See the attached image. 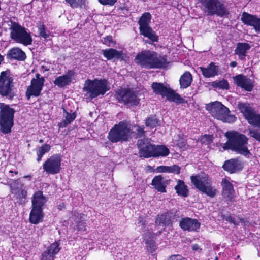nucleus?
Returning <instances> with one entry per match:
<instances>
[{
	"label": "nucleus",
	"mask_w": 260,
	"mask_h": 260,
	"mask_svg": "<svg viewBox=\"0 0 260 260\" xmlns=\"http://www.w3.org/2000/svg\"><path fill=\"white\" fill-rule=\"evenodd\" d=\"M155 234L150 232H147L144 234V240L146 245L148 251L152 252L156 249V245L154 241Z\"/></svg>",
	"instance_id": "nucleus-26"
},
{
	"label": "nucleus",
	"mask_w": 260,
	"mask_h": 260,
	"mask_svg": "<svg viewBox=\"0 0 260 260\" xmlns=\"http://www.w3.org/2000/svg\"><path fill=\"white\" fill-rule=\"evenodd\" d=\"M191 181L200 191L210 197H214L217 190L211 185V180L208 175L202 174L191 176Z\"/></svg>",
	"instance_id": "nucleus-6"
},
{
	"label": "nucleus",
	"mask_w": 260,
	"mask_h": 260,
	"mask_svg": "<svg viewBox=\"0 0 260 260\" xmlns=\"http://www.w3.org/2000/svg\"><path fill=\"white\" fill-rule=\"evenodd\" d=\"M72 8H82L85 5L86 0H65Z\"/></svg>",
	"instance_id": "nucleus-40"
},
{
	"label": "nucleus",
	"mask_w": 260,
	"mask_h": 260,
	"mask_svg": "<svg viewBox=\"0 0 260 260\" xmlns=\"http://www.w3.org/2000/svg\"><path fill=\"white\" fill-rule=\"evenodd\" d=\"M224 135L228 141L222 145L224 150L230 149L249 157L250 152L247 147L248 139L245 135L235 131L226 132Z\"/></svg>",
	"instance_id": "nucleus-1"
},
{
	"label": "nucleus",
	"mask_w": 260,
	"mask_h": 260,
	"mask_svg": "<svg viewBox=\"0 0 260 260\" xmlns=\"http://www.w3.org/2000/svg\"><path fill=\"white\" fill-rule=\"evenodd\" d=\"M59 243L55 242L51 244L42 255L41 260H54L55 255L60 250Z\"/></svg>",
	"instance_id": "nucleus-21"
},
{
	"label": "nucleus",
	"mask_w": 260,
	"mask_h": 260,
	"mask_svg": "<svg viewBox=\"0 0 260 260\" xmlns=\"http://www.w3.org/2000/svg\"><path fill=\"white\" fill-rule=\"evenodd\" d=\"M200 69L206 78L212 77L218 74V67L214 62H211L206 68L201 67Z\"/></svg>",
	"instance_id": "nucleus-24"
},
{
	"label": "nucleus",
	"mask_w": 260,
	"mask_h": 260,
	"mask_svg": "<svg viewBox=\"0 0 260 260\" xmlns=\"http://www.w3.org/2000/svg\"><path fill=\"white\" fill-rule=\"evenodd\" d=\"M45 71H48V70H49V69H47L46 68H45Z\"/></svg>",
	"instance_id": "nucleus-61"
},
{
	"label": "nucleus",
	"mask_w": 260,
	"mask_h": 260,
	"mask_svg": "<svg viewBox=\"0 0 260 260\" xmlns=\"http://www.w3.org/2000/svg\"><path fill=\"white\" fill-rule=\"evenodd\" d=\"M135 61L137 64L147 69L164 68L167 64L165 56H158L156 52L150 51H142L138 54Z\"/></svg>",
	"instance_id": "nucleus-2"
},
{
	"label": "nucleus",
	"mask_w": 260,
	"mask_h": 260,
	"mask_svg": "<svg viewBox=\"0 0 260 260\" xmlns=\"http://www.w3.org/2000/svg\"><path fill=\"white\" fill-rule=\"evenodd\" d=\"M137 145L139 149V154L141 157L145 158L153 157L154 145L152 144L148 140H139Z\"/></svg>",
	"instance_id": "nucleus-16"
},
{
	"label": "nucleus",
	"mask_w": 260,
	"mask_h": 260,
	"mask_svg": "<svg viewBox=\"0 0 260 260\" xmlns=\"http://www.w3.org/2000/svg\"><path fill=\"white\" fill-rule=\"evenodd\" d=\"M192 81V77L189 72H185L180 77L179 82L181 88H186L189 87Z\"/></svg>",
	"instance_id": "nucleus-30"
},
{
	"label": "nucleus",
	"mask_w": 260,
	"mask_h": 260,
	"mask_svg": "<svg viewBox=\"0 0 260 260\" xmlns=\"http://www.w3.org/2000/svg\"><path fill=\"white\" fill-rule=\"evenodd\" d=\"M23 185L18 180L15 181L11 186V193L18 201L23 204L25 202L27 197V191L22 188Z\"/></svg>",
	"instance_id": "nucleus-17"
},
{
	"label": "nucleus",
	"mask_w": 260,
	"mask_h": 260,
	"mask_svg": "<svg viewBox=\"0 0 260 260\" xmlns=\"http://www.w3.org/2000/svg\"><path fill=\"white\" fill-rule=\"evenodd\" d=\"M213 84L216 87L221 89H227L229 88V84L227 81L222 80L219 82H214Z\"/></svg>",
	"instance_id": "nucleus-46"
},
{
	"label": "nucleus",
	"mask_w": 260,
	"mask_h": 260,
	"mask_svg": "<svg viewBox=\"0 0 260 260\" xmlns=\"http://www.w3.org/2000/svg\"><path fill=\"white\" fill-rule=\"evenodd\" d=\"M47 200L43 194V192L38 191L33 195L31 200L32 207L43 208Z\"/></svg>",
	"instance_id": "nucleus-23"
},
{
	"label": "nucleus",
	"mask_w": 260,
	"mask_h": 260,
	"mask_svg": "<svg viewBox=\"0 0 260 260\" xmlns=\"http://www.w3.org/2000/svg\"><path fill=\"white\" fill-rule=\"evenodd\" d=\"M169 152V149L164 145H154L153 157L166 156Z\"/></svg>",
	"instance_id": "nucleus-35"
},
{
	"label": "nucleus",
	"mask_w": 260,
	"mask_h": 260,
	"mask_svg": "<svg viewBox=\"0 0 260 260\" xmlns=\"http://www.w3.org/2000/svg\"><path fill=\"white\" fill-rule=\"evenodd\" d=\"M175 189L177 193L181 196L186 197L188 196V190L187 186L185 184L184 181L178 180L177 184L175 187Z\"/></svg>",
	"instance_id": "nucleus-33"
},
{
	"label": "nucleus",
	"mask_w": 260,
	"mask_h": 260,
	"mask_svg": "<svg viewBox=\"0 0 260 260\" xmlns=\"http://www.w3.org/2000/svg\"><path fill=\"white\" fill-rule=\"evenodd\" d=\"M221 185L222 186L223 189H230L233 187V185L232 184L230 178H225L222 179L221 182Z\"/></svg>",
	"instance_id": "nucleus-45"
},
{
	"label": "nucleus",
	"mask_w": 260,
	"mask_h": 260,
	"mask_svg": "<svg viewBox=\"0 0 260 260\" xmlns=\"http://www.w3.org/2000/svg\"><path fill=\"white\" fill-rule=\"evenodd\" d=\"M227 220L229 221L230 222L234 223V224H237V222L235 220V219L232 217H229L227 219Z\"/></svg>",
	"instance_id": "nucleus-56"
},
{
	"label": "nucleus",
	"mask_w": 260,
	"mask_h": 260,
	"mask_svg": "<svg viewBox=\"0 0 260 260\" xmlns=\"http://www.w3.org/2000/svg\"><path fill=\"white\" fill-rule=\"evenodd\" d=\"M151 87L155 94H160L170 101L176 103H181L182 99L180 96L176 93L173 90L167 86L160 83L153 82Z\"/></svg>",
	"instance_id": "nucleus-11"
},
{
	"label": "nucleus",
	"mask_w": 260,
	"mask_h": 260,
	"mask_svg": "<svg viewBox=\"0 0 260 260\" xmlns=\"http://www.w3.org/2000/svg\"><path fill=\"white\" fill-rule=\"evenodd\" d=\"M167 181L164 179L161 175L156 176L152 179L151 185L158 191L160 192H166V187L167 185Z\"/></svg>",
	"instance_id": "nucleus-25"
},
{
	"label": "nucleus",
	"mask_w": 260,
	"mask_h": 260,
	"mask_svg": "<svg viewBox=\"0 0 260 260\" xmlns=\"http://www.w3.org/2000/svg\"><path fill=\"white\" fill-rule=\"evenodd\" d=\"M222 195L224 198H226L229 200H232L235 197V191L233 187L230 189H223Z\"/></svg>",
	"instance_id": "nucleus-44"
},
{
	"label": "nucleus",
	"mask_w": 260,
	"mask_h": 260,
	"mask_svg": "<svg viewBox=\"0 0 260 260\" xmlns=\"http://www.w3.org/2000/svg\"><path fill=\"white\" fill-rule=\"evenodd\" d=\"M9 58L23 61L26 58V54L24 51L19 48H13L10 50L8 53Z\"/></svg>",
	"instance_id": "nucleus-27"
},
{
	"label": "nucleus",
	"mask_w": 260,
	"mask_h": 260,
	"mask_svg": "<svg viewBox=\"0 0 260 260\" xmlns=\"http://www.w3.org/2000/svg\"><path fill=\"white\" fill-rule=\"evenodd\" d=\"M15 110L9 105L0 104V128L4 134L11 132L13 125Z\"/></svg>",
	"instance_id": "nucleus-7"
},
{
	"label": "nucleus",
	"mask_w": 260,
	"mask_h": 260,
	"mask_svg": "<svg viewBox=\"0 0 260 260\" xmlns=\"http://www.w3.org/2000/svg\"><path fill=\"white\" fill-rule=\"evenodd\" d=\"M35 77V78L31 80L30 85L28 86L27 88L26 96L27 100H29L31 96H39L44 86L45 81L44 78L40 77L39 74H37Z\"/></svg>",
	"instance_id": "nucleus-14"
},
{
	"label": "nucleus",
	"mask_w": 260,
	"mask_h": 260,
	"mask_svg": "<svg viewBox=\"0 0 260 260\" xmlns=\"http://www.w3.org/2000/svg\"><path fill=\"white\" fill-rule=\"evenodd\" d=\"M151 19V15L149 13H145L143 14L139 21L140 29L149 27V23Z\"/></svg>",
	"instance_id": "nucleus-38"
},
{
	"label": "nucleus",
	"mask_w": 260,
	"mask_h": 260,
	"mask_svg": "<svg viewBox=\"0 0 260 260\" xmlns=\"http://www.w3.org/2000/svg\"><path fill=\"white\" fill-rule=\"evenodd\" d=\"M45 71H48V70H49V69H47L46 68H45Z\"/></svg>",
	"instance_id": "nucleus-62"
},
{
	"label": "nucleus",
	"mask_w": 260,
	"mask_h": 260,
	"mask_svg": "<svg viewBox=\"0 0 260 260\" xmlns=\"http://www.w3.org/2000/svg\"><path fill=\"white\" fill-rule=\"evenodd\" d=\"M202 143L210 144L212 141L211 137L209 135H204L201 139Z\"/></svg>",
	"instance_id": "nucleus-50"
},
{
	"label": "nucleus",
	"mask_w": 260,
	"mask_h": 260,
	"mask_svg": "<svg viewBox=\"0 0 260 260\" xmlns=\"http://www.w3.org/2000/svg\"><path fill=\"white\" fill-rule=\"evenodd\" d=\"M192 248L194 251H200L201 249L199 247L197 244H193L192 245Z\"/></svg>",
	"instance_id": "nucleus-55"
},
{
	"label": "nucleus",
	"mask_w": 260,
	"mask_h": 260,
	"mask_svg": "<svg viewBox=\"0 0 260 260\" xmlns=\"http://www.w3.org/2000/svg\"><path fill=\"white\" fill-rule=\"evenodd\" d=\"M169 221V217L166 214L158 215L156 219L155 223L157 225H165Z\"/></svg>",
	"instance_id": "nucleus-43"
},
{
	"label": "nucleus",
	"mask_w": 260,
	"mask_h": 260,
	"mask_svg": "<svg viewBox=\"0 0 260 260\" xmlns=\"http://www.w3.org/2000/svg\"><path fill=\"white\" fill-rule=\"evenodd\" d=\"M250 45L246 43H239L237 44L235 53L238 56L240 59H243L246 56L247 51L250 49Z\"/></svg>",
	"instance_id": "nucleus-28"
},
{
	"label": "nucleus",
	"mask_w": 260,
	"mask_h": 260,
	"mask_svg": "<svg viewBox=\"0 0 260 260\" xmlns=\"http://www.w3.org/2000/svg\"><path fill=\"white\" fill-rule=\"evenodd\" d=\"M13 79L8 71H3L0 75V94L9 99L14 96L12 91Z\"/></svg>",
	"instance_id": "nucleus-10"
},
{
	"label": "nucleus",
	"mask_w": 260,
	"mask_h": 260,
	"mask_svg": "<svg viewBox=\"0 0 260 260\" xmlns=\"http://www.w3.org/2000/svg\"><path fill=\"white\" fill-rule=\"evenodd\" d=\"M135 132H137V134L138 136H142L144 134V131L142 128L138 125H136L134 126Z\"/></svg>",
	"instance_id": "nucleus-52"
},
{
	"label": "nucleus",
	"mask_w": 260,
	"mask_h": 260,
	"mask_svg": "<svg viewBox=\"0 0 260 260\" xmlns=\"http://www.w3.org/2000/svg\"><path fill=\"white\" fill-rule=\"evenodd\" d=\"M179 226L183 231L198 232L200 228L201 223L197 219L185 217L180 221Z\"/></svg>",
	"instance_id": "nucleus-18"
},
{
	"label": "nucleus",
	"mask_w": 260,
	"mask_h": 260,
	"mask_svg": "<svg viewBox=\"0 0 260 260\" xmlns=\"http://www.w3.org/2000/svg\"><path fill=\"white\" fill-rule=\"evenodd\" d=\"M75 73L73 71H69L66 74L57 77L54 81L55 85L63 87L69 85L74 79Z\"/></svg>",
	"instance_id": "nucleus-20"
},
{
	"label": "nucleus",
	"mask_w": 260,
	"mask_h": 260,
	"mask_svg": "<svg viewBox=\"0 0 260 260\" xmlns=\"http://www.w3.org/2000/svg\"><path fill=\"white\" fill-rule=\"evenodd\" d=\"M10 37L17 43L25 46L31 44L32 39L30 33L27 32L26 29L15 22H11L10 25Z\"/></svg>",
	"instance_id": "nucleus-8"
},
{
	"label": "nucleus",
	"mask_w": 260,
	"mask_h": 260,
	"mask_svg": "<svg viewBox=\"0 0 260 260\" xmlns=\"http://www.w3.org/2000/svg\"><path fill=\"white\" fill-rule=\"evenodd\" d=\"M44 216L43 208L32 207L29 215V221L32 224H38L43 221Z\"/></svg>",
	"instance_id": "nucleus-22"
},
{
	"label": "nucleus",
	"mask_w": 260,
	"mask_h": 260,
	"mask_svg": "<svg viewBox=\"0 0 260 260\" xmlns=\"http://www.w3.org/2000/svg\"><path fill=\"white\" fill-rule=\"evenodd\" d=\"M43 142V141L42 139L40 140V141H39L40 143H42Z\"/></svg>",
	"instance_id": "nucleus-60"
},
{
	"label": "nucleus",
	"mask_w": 260,
	"mask_h": 260,
	"mask_svg": "<svg viewBox=\"0 0 260 260\" xmlns=\"http://www.w3.org/2000/svg\"><path fill=\"white\" fill-rule=\"evenodd\" d=\"M109 90L107 81L102 79L87 80L83 88L86 96L90 99L104 95Z\"/></svg>",
	"instance_id": "nucleus-5"
},
{
	"label": "nucleus",
	"mask_w": 260,
	"mask_h": 260,
	"mask_svg": "<svg viewBox=\"0 0 260 260\" xmlns=\"http://www.w3.org/2000/svg\"><path fill=\"white\" fill-rule=\"evenodd\" d=\"M62 158L59 154H53L43 163V169L48 174H56L61 170Z\"/></svg>",
	"instance_id": "nucleus-12"
},
{
	"label": "nucleus",
	"mask_w": 260,
	"mask_h": 260,
	"mask_svg": "<svg viewBox=\"0 0 260 260\" xmlns=\"http://www.w3.org/2000/svg\"><path fill=\"white\" fill-rule=\"evenodd\" d=\"M38 32L41 37L44 38L46 40L50 39V34L49 30H47L44 24L40 23L37 26Z\"/></svg>",
	"instance_id": "nucleus-39"
},
{
	"label": "nucleus",
	"mask_w": 260,
	"mask_h": 260,
	"mask_svg": "<svg viewBox=\"0 0 260 260\" xmlns=\"http://www.w3.org/2000/svg\"><path fill=\"white\" fill-rule=\"evenodd\" d=\"M250 136L260 142V133L256 130H250Z\"/></svg>",
	"instance_id": "nucleus-48"
},
{
	"label": "nucleus",
	"mask_w": 260,
	"mask_h": 260,
	"mask_svg": "<svg viewBox=\"0 0 260 260\" xmlns=\"http://www.w3.org/2000/svg\"><path fill=\"white\" fill-rule=\"evenodd\" d=\"M201 4V8L208 15L216 14L222 16L228 14L224 5L218 0H197Z\"/></svg>",
	"instance_id": "nucleus-9"
},
{
	"label": "nucleus",
	"mask_w": 260,
	"mask_h": 260,
	"mask_svg": "<svg viewBox=\"0 0 260 260\" xmlns=\"http://www.w3.org/2000/svg\"><path fill=\"white\" fill-rule=\"evenodd\" d=\"M256 18L255 16L244 12L242 16L241 20L244 24L254 26Z\"/></svg>",
	"instance_id": "nucleus-36"
},
{
	"label": "nucleus",
	"mask_w": 260,
	"mask_h": 260,
	"mask_svg": "<svg viewBox=\"0 0 260 260\" xmlns=\"http://www.w3.org/2000/svg\"><path fill=\"white\" fill-rule=\"evenodd\" d=\"M176 145L178 146H179L180 148L182 147V146H183V144H180L179 143H176Z\"/></svg>",
	"instance_id": "nucleus-58"
},
{
	"label": "nucleus",
	"mask_w": 260,
	"mask_h": 260,
	"mask_svg": "<svg viewBox=\"0 0 260 260\" xmlns=\"http://www.w3.org/2000/svg\"><path fill=\"white\" fill-rule=\"evenodd\" d=\"M140 34L145 37H147L152 42H157L158 36L150 27L140 29Z\"/></svg>",
	"instance_id": "nucleus-32"
},
{
	"label": "nucleus",
	"mask_w": 260,
	"mask_h": 260,
	"mask_svg": "<svg viewBox=\"0 0 260 260\" xmlns=\"http://www.w3.org/2000/svg\"><path fill=\"white\" fill-rule=\"evenodd\" d=\"M66 119L61 123L60 126L66 127L68 124H70L72 121H73L76 117L75 113H70L68 112H66Z\"/></svg>",
	"instance_id": "nucleus-42"
},
{
	"label": "nucleus",
	"mask_w": 260,
	"mask_h": 260,
	"mask_svg": "<svg viewBox=\"0 0 260 260\" xmlns=\"http://www.w3.org/2000/svg\"><path fill=\"white\" fill-rule=\"evenodd\" d=\"M51 149V146L47 144H44L41 146L38 147L36 148V154L37 155V161L40 162L41 161L43 155L48 152Z\"/></svg>",
	"instance_id": "nucleus-34"
},
{
	"label": "nucleus",
	"mask_w": 260,
	"mask_h": 260,
	"mask_svg": "<svg viewBox=\"0 0 260 260\" xmlns=\"http://www.w3.org/2000/svg\"><path fill=\"white\" fill-rule=\"evenodd\" d=\"M78 224L77 225V228L78 231H85V223L83 222V220L81 221H77Z\"/></svg>",
	"instance_id": "nucleus-51"
},
{
	"label": "nucleus",
	"mask_w": 260,
	"mask_h": 260,
	"mask_svg": "<svg viewBox=\"0 0 260 260\" xmlns=\"http://www.w3.org/2000/svg\"><path fill=\"white\" fill-rule=\"evenodd\" d=\"M237 63L236 61H232L230 63V67L232 68H235L237 66Z\"/></svg>",
	"instance_id": "nucleus-57"
},
{
	"label": "nucleus",
	"mask_w": 260,
	"mask_h": 260,
	"mask_svg": "<svg viewBox=\"0 0 260 260\" xmlns=\"http://www.w3.org/2000/svg\"><path fill=\"white\" fill-rule=\"evenodd\" d=\"M117 0H99V2L104 5L113 6L116 2Z\"/></svg>",
	"instance_id": "nucleus-49"
},
{
	"label": "nucleus",
	"mask_w": 260,
	"mask_h": 260,
	"mask_svg": "<svg viewBox=\"0 0 260 260\" xmlns=\"http://www.w3.org/2000/svg\"><path fill=\"white\" fill-rule=\"evenodd\" d=\"M238 161L235 159H231L225 162L223 168L230 173L235 172L237 168Z\"/></svg>",
	"instance_id": "nucleus-37"
},
{
	"label": "nucleus",
	"mask_w": 260,
	"mask_h": 260,
	"mask_svg": "<svg viewBox=\"0 0 260 260\" xmlns=\"http://www.w3.org/2000/svg\"><path fill=\"white\" fill-rule=\"evenodd\" d=\"M156 170L158 173H174L178 174L180 172V168L177 165L172 166H160L156 168Z\"/></svg>",
	"instance_id": "nucleus-31"
},
{
	"label": "nucleus",
	"mask_w": 260,
	"mask_h": 260,
	"mask_svg": "<svg viewBox=\"0 0 260 260\" xmlns=\"http://www.w3.org/2000/svg\"><path fill=\"white\" fill-rule=\"evenodd\" d=\"M254 27L256 31L260 32V18H256V21Z\"/></svg>",
	"instance_id": "nucleus-54"
},
{
	"label": "nucleus",
	"mask_w": 260,
	"mask_h": 260,
	"mask_svg": "<svg viewBox=\"0 0 260 260\" xmlns=\"http://www.w3.org/2000/svg\"><path fill=\"white\" fill-rule=\"evenodd\" d=\"M217 259H218V258H217V257H216V258H215V260H217Z\"/></svg>",
	"instance_id": "nucleus-63"
},
{
	"label": "nucleus",
	"mask_w": 260,
	"mask_h": 260,
	"mask_svg": "<svg viewBox=\"0 0 260 260\" xmlns=\"http://www.w3.org/2000/svg\"><path fill=\"white\" fill-rule=\"evenodd\" d=\"M132 133L129 122L123 120L110 130L108 139L112 143L126 141L131 138Z\"/></svg>",
	"instance_id": "nucleus-3"
},
{
	"label": "nucleus",
	"mask_w": 260,
	"mask_h": 260,
	"mask_svg": "<svg viewBox=\"0 0 260 260\" xmlns=\"http://www.w3.org/2000/svg\"><path fill=\"white\" fill-rule=\"evenodd\" d=\"M102 42L108 46H110L111 44H115V42L113 41L111 36H108L103 38Z\"/></svg>",
	"instance_id": "nucleus-47"
},
{
	"label": "nucleus",
	"mask_w": 260,
	"mask_h": 260,
	"mask_svg": "<svg viewBox=\"0 0 260 260\" xmlns=\"http://www.w3.org/2000/svg\"><path fill=\"white\" fill-rule=\"evenodd\" d=\"M205 108L212 116L224 122L232 123L236 120L234 115L229 114V109L218 101L206 104Z\"/></svg>",
	"instance_id": "nucleus-4"
},
{
	"label": "nucleus",
	"mask_w": 260,
	"mask_h": 260,
	"mask_svg": "<svg viewBox=\"0 0 260 260\" xmlns=\"http://www.w3.org/2000/svg\"><path fill=\"white\" fill-rule=\"evenodd\" d=\"M168 260H187L180 255H174L171 256Z\"/></svg>",
	"instance_id": "nucleus-53"
},
{
	"label": "nucleus",
	"mask_w": 260,
	"mask_h": 260,
	"mask_svg": "<svg viewBox=\"0 0 260 260\" xmlns=\"http://www.w3.org/2000/svg\"><path fill=\"white\" fill-rule=\"evenodd\" d=\"M115 97L119 102L128 106L137 105L139 102L136 93L129 89H118L116 91Z\"/></svg>",
	"instance_id": "nucleus-13"
},
{
	"label": "nucleus",
	"mask_w": 260,
	"mask_h": 260,
	"mask_svg": "<svg viewBox=\"0 0 260 260\" xmlns=\"http://www.w3.org/2000/svg\"><path fill=\"white\" fill-rule=\"evenodd\" d=\"M239 108L250 124L260 128V115L255 114L249 105L246 103L239 104Z\"/></svg>",
	"instance_id": "nucleus-15"
},
{
	"label": "nucleus",
	"mask_w": 260,
	"mask_h": 260,
	"mask_svg": "<svg viewBox=\"0 0 260 260\" xmlns=\"http://www.w3.org/2000/svg\"><path fill=\"white\" fill-rule=\"evenodd\" d=\"M147 127L150 129H153L159 125L158 120L155 117H150L148 118L145 122Z\"/></svg>",
	"instance_id": "nucleus-41"
},
{
	"label": "nucleus",
	"mask_w": 260,
	"mask_h": 260,
	"mask_svg": "<svg viewBox=\"0 0 260 260\" xmlns=\"http://www.w3.org/2000/svg\"><path fill=\"white\" fill-rule=\"evenodd\" d=\"M31 177V176H30V175H27V176H24V178H30Z\"/></svg>",
	"instance_id": "nucleus-59"
},
{
	"label": "nucleus",
	"mask_w": 260,
	"mask_h": 260,
	"mask_svg": "<svg viewBox=\"0 0 260 260\" xmlns=\"http://www.w3.org/2000/svg\"><path fill=\"white\" fill-rule=\"evenodd\" d=\"M102 53L104 56L108 60L113 59H120L122 57V52L117 51L114 49H108L102 50Z\"/></svg>",
	"instance_id": "nucleus-29"
},
{
	"label": "nucleus",
	"mask_w": 260,
	"mask_h": 260,
	"mask_svg": "<svg viewBox=\"0 0 260 260\" xmlns=\"http://www.w3.org/2000/svg\"><path fill=\"white\" fill-rule=\"evenodd\" d=\"M235 84L247 91H252L253 88L252 81L247 76L242 74L237 75L233 77Z\"/></svg>",
	"instance_id": "nucleus-19"
}]
</instances>
